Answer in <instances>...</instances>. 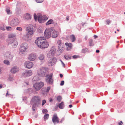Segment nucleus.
I'll return each mask as SVG.
<instances>
[{
  "mask_svg": "<svg viewBox=\"0 0 125 125\" xmlns=\"http://www.w3.org/2000/svg\"><path fill=\"white\" fill-rule=\"evenodd\" d=\"M2 73V71L0 67V74Z\"/></svg>",
  "mask_w": 125,
  "mask_h": 125,
  "instance_id": "59",
  "label": "nucleus"
},
{
  "mask_svg": "<svg viewBox=\"0 0 125 125\" xmlns=\"http://www.w3.org/2000/svg\"><path fill=\"white\" fill-rule=\"evenodd\" d=\"M16 30L20 31H21L22 29V28L21 27H17L16 28Z\"/></svg>",
  "mask_w": 125,
  "mask_h": 125,
  "instance_id": "40",
  "label": "nucleus"
},
{
  "mask_svg": "<svg viewBox=\"0 0 125 125\" xmlns=\"http://www.w3.org/2000/svg\"><path fill=\"white\" fill-rule=\"evenodd\" d=\"M62 97L60 96H57V99L58 102H60L61 100Z\"/></svg>",
  "mask_w": 125,
  "mask_h": 125,
  "instance_id": "35",
  "label": "nucleus"
},
{
  "mask_svg": "<svg viewBox=\"0 0 125 125\" xmlns=\"http://www.w3.org/2000/svg\"><path fill=\"white\" fill-rule=\"evenodd\" d=\"M46 82L49 84L52 85L53 83V79L52 78V74H50L46 79Z\"/></svg>",
  "mask_w": 125,
  "mask_h": 125,
  "instance_id": "9",
  "label": "nucleus"
},
{
  "mask_svg": "<svg viewBox=\"0 0 125 125\" xmlns=\"http://www.w3.org/2000/svg\"><path fill=\"white\" fill-rule=\"evenodd\" d=\"M5 10L8 14H9L10 13V8L8 7Z\"/></svg>",
  "mask_w": 125,
  "mask_h": 125,
  "instance_id": "39",
  "label": "nucleus"
},
{
  "mask_svg": "<svg viewBox=\"0 0 125 125\" xmlns=\"http://www.w3.org/2000/svg\"><path fill=\"white\" fill-rule=\"evenodd\" d=\"M52 120L54 125L56 123H58L60 122L59 118L56 113L54 114L53 115L52 118Z\"/></svg>",
  "mask_w": 125,
  "mask_h": 125,
  "instance_id": "10",
  "label": "nucleus"
},
{
  "mask_svg": "<svg viewBox=\"0 0 125 125\" xmlns=\"http://www.w3.org/2000/svg\"><path fill=\"white\" fill-rule=\"evenodd\" d=\"M19 21L17 18H15L13 19L11 21L10 24L11 26H16L19 24Z\"/></svg>",
  "mask_w": 125,
  "mask_h": 125,
  "instance_id": "11",
  "label": "nucleus"
},
{
  "mask_svg": "<svg viewBox=\"0 0 125 125\" xmlns=\"http://www.w3.org/2000/svg\"><path fill=\"white\" fill-rule=\"evenodd\" d=\"M24 65L26 68L28 69H30L33 66V64L32 62L28 61L25 62Z\"/></svg>",
  "mask_w": 125,
  "mask_h": 125,
  "instance_id": "15",
  "label": "nucleus"
},
{
  "mask_svg": "<svg viewBox=\"0 0 125 125\" xmlns=\"http://www.w3.org/2000/svg\"><path fill=\"white\" fill-rule=\"evenodd\" d=\"M60 61L62 63V65H63V67H65V64L61 60H60Z\"/></svg>",
  "mask_w": 125,
  "mask_h": 125,
  "instance_id": "51",
  "label": "nucleus"
},
{
  "mask_svg": "<svg viewBox=\"0 0 125 125\" xmlns=\"http://www.w3.org/2000/svg\"><path fill=\"white\" fill-rule=\"evenodd\" d=\"M58 107L59 108L61 109H63L64 107V105L63 102H62L60 103L58 105Z\"/></svg>",
  "mask_w": 125,
  "mask_h": 125,
  "instance_id": "22",
  "label": "nucleus"
},
{
  "mask_svg": "<svg viewBox=\"0 0 125 125\" xmlns=\"http://www.w3.org/2000/svg\"><path fill=\"white\" fill-rule=\"evenodd\" d=\"M52 101H53V100H52V98H50V99H49V101L50 102H51Z\"/></svg>",
  "mask_w": 125,
  "mask_h": 125,
  "instance_id": "52",
  "label": "nucleus"
},
{
  "mask_svg": "<svg viewBox=\"0 0 125 125\" xmlns=\"http://www.w3.org/2000/svg\"><path fill=\"white\" fill-rule=\"evenodd\" d=\"M38 32H40L41 31H40V30H39V29H38Z\"/></svg>",
  "mask_w": 125,
  "mask_h": 125,
  "instance_id": "64",
  "label": "nucleus"
},
{
  "mask_svg": "<svg viewBox=\"0 0 125 125\" xmlns=\"http://www.w3.org/2000/svg\"><path fill=\"white\" fill-rule=\"evenodd\" d=\"M6 28L7 30L8 31H9L11 30V28L10 27H6Z\"/></svg>",
  "mask_w": 125,
  "mask_h": 125,
  "instance_id": "46",
  "label": "nucleus"
},
{
  "mask_svg": "<svg viewBox=\"0 0 125 125\" xmlns=\"http://www.w3.org/2000/svg\"><path fill=\"white\" fill-rule=\"evenodd\" d=\"M2 85L1 84L0 85V88H2Z\"/></svg>",
  "mask_w": 125,
  "mask_h": 125,
  "instance_id": "63",
  "label": "nucleus"
},
{
  "mask_svg": "<svg viewBox=\"0 0 125 125\" xmlns=\"http://www.w3.org/2000/svg\"><path fill=\"white\" fill-rule=\"evenodd\" d=\"M42 105L43 106L46 103V101L45 100H44V99L42 101Z\"/></svg>",
  "mask_w": 125,
  "mask_h": 125,
  "instance_id": "43",
  "label": "nucleus"
},
{
  "mask_svg": "<svg viewBox=\"0 0 125 125\" xmlns=\"http://www.w3.org/2000/svg\"><path fill=\"white\" fill-rule=\"evenodd\" d=\"M51 89V87L50 86H48L46 88H45V91H46V92L47 93H48L50 89Z\"/></svg>",
  "mask_w": 125,
  "mask_h": 125,
  "instance_id": "38",
  "label": "nucleus"
},
{
  "mask_svg": "<svg viewBox=\"0 0 125 125\" xmlns=\"http://www.w3.org/2000/svg\"><path fill=\"white\" fill-rule=\"evenodd\" d=\"M65 45L66 46H67V50H69L72 48V44L66 42L65 43Z\"/></svg>",
  "mask_w": 125,
  "mask_h": 125,
  "instance_id": "20",
  "label": "nucleus"
},
{
  "mask_svg": "<svg viewBox=\"0 0 125 125\" xmlns=\"http://www.w3.org/2000/svg\"><path fill=\"white\" fill-rule=\"evenodd\" d=\"M51 32L52 33V37L53 38H55L57 37L59 33L58 32L56 31L54 28L52 27L51 28Z\"/></svg>",
  "mask_w": 125,
  "mask_h": 125,
  "instance_id": "13",
  "label": "nucleus"
},
{
  "mask_svg": "<svg viewBox=\"0 0 125 125\" xmlns=\"http://www.w3.org/2000/svg\"><path fill=\"white\" fill-rule=\"evenodd\" d=\"M56 49L55 47L53 46L52 47L50 50L49 52H50V53H51L53 55Z\"/></svg>",
  "mask_w": 125,
  "mask_h": 125,
  "instance_id": "21",
  "label": "nucleus"
},
{
  "mask_svg": "<svg viewBox=\"0 0 125 125\" xmlns=\"http://www.w3.org/2000/svg\"><path fill=\"white\" fill-rule=\"evenodd\" d=\"M28 44L26 43H24L21 45L20 48V54L21 55H22L23 53L25 52L27 48Z\"/></svg>",
  "mask_w": 125,
  "mask_h": 125,
  "instance_id": "6",
  "label": "nucleus"
},
{
  "mask_svg": "<svg viewBox=\"0 0 125 125\" xmlns=\"http://www.w3.org/2000/svg\"><path fill=\"white\" fill-rule=\"evenodd\" d=\"M15 36V35L13 34H9V39L8 40H9L10 39H11L12 38H13Z\"/></svg>",
  "mask_w": 125,
  "mask_h": 125,
  "instance_id": "32",
  "label": "nucleus"
},
{
  "mask_svg": "<svg viewBox=\"0 0 125 125\" xmlns=\"http://www.w3.org/2000/svg\"><path fill=\"white\" fill-rule=\"evenodd\" d=\"M25 83L27 85H28L29 84L27 82H25Z\"/></svg>",
  "mask_w": 125,
  "mask_h": 125,
  "instance_id": "61",
  "label": "nucleus"
},
{
  "mask_svg": "<svg viewBox=\"0 0 125 125\" xmlns=\"http://www.w3.org/2000/svg\"><path fill=\"white\" fill-rule=\"evenodd\" d=\"M0 29L4 31L5 30V28L4 26H3L0 27Z\"/></svg>",
  "mask_w": 125,
  "mask_h": 125,
  "instance_id": "42",
  "label": "nucleus"
},
{
  "mask_svg": "<svg viewBox=\"0 0 125 125\" xmlns=\"http://www.w3.org/2000/svg\"><path fill=\"white\" fill-rule=\"evenodd\" d=\"M31 18V17L29 14L28 13H26L25 16V18L26 19H30Z\"/></svg>",
  "mask_w": 125,
  "mask_h": 125,
  "instance_id": "29",
  "label": "nucleus"
},
{
  "mask_svg": "<svg viewBox=\"0 0 125 125\" xmlns=\"http://www.w3.org/2000/svg\"><path fill=\"white\" fill-rule=\"evenodd\" d=\"M8 42L9 44H11L13 47H15L18 44V42L16 39H10Z\"/></svg>",
  "mask_w": 125,
  "mask_h": 125,
  "instance_id": "7",
  "label": "nucleus"
},
{
  "mask_svg": "<svg viewBox=\"0 0 125 125\" xmlns=\"http://www.w3.org/2000/svg\"><path fill=\"white\" fill-rule=\"evenodd\" d=\"M44 34L46 38L48 39L49 38L51 35V28H47L44 32Z\"/></svg>",
  "mask_w": 125,
  "mask_h": 125,
  "instance_id": "8",
  "label": "nucleus"
},
{
  "mask_svg": "<svg viewBox=\"0 0 125 125\" xmlns=\"http://www.w3.org/2000/svg\"><path fill=\"white\" fill-rule=\"evenodd\" d=\"M38 58L41 60H43L44 58V55L42 54H41L39 56Z\"/></svg>",
  "mask_w": 125,
  "mask_h": 125,
  "instance_id": "27",
  "label": "nucleus"
},
{
  "mask_svg": "<svg viewBox=\"0 0 125 125\" xmlns=\"http://www.w3.org/2000/svg\"><path fill=\"white\" fill-rule=\"evenodd\" d=\"M22 74L23 76L25 77L31 76L32 74V71L30 70L25 71Z\"/></svg>",
  "mask_w": 125,
  "mask_h": 125,
  "instance_id": "14",
  "label": "nucleus"
},
{
  "mask_svg": "<svg viewBox=\"0 0 125 125\" xmlns=\"http://www.w3.org/2000/svg\"><path fill=\"white\" fill-rule=\"evenodd\" d=\"M69 107L70 108L72 107V106H73L72 104H70V105H69Z\"/></svg>",
  "mask_w": 125,
  "mask_h": 125,
  "instance_id": "60",
  "label": "nucleus"
},
{
  "mask_svg": "<svg viewBox=\"0 0 125 125\" xmlns=\"http://www.w3.org/2000/svg\"><path fill=\"white\" fill-rule=\"evenodd\" d=\"M53 55L51 53H50V52H49L47 54V56L48 58H50Z\"/></svg>",
  "mask_w": 125,
  "mask_h": 125,
  "instance_id": "37",
  "label": "nucleus"
},
{
  "mask_svg": "<svg viewBox=\"0 0 125 125\" xmlns=\"http://www.w3.org/2000/svg\"><path fill=\"white\" fill-rule=\"evenodd\" d=\"M40 79L39 77L38 76V75L35 76L33 78L32 80L33 81H37Z\"/></svg>",
  "mask_w": 125,
  "mask_h": 125,
  "instance_id": "25",
  "label": "nucleus"
},
{
  "mask_svg": "<svg viewBox=\"0 0 125 125\" xmlns=\"http://www.w3.org/2000/svg\"><path fill=\"white\" fill-rule=\"evenodd\" d=\"M41 98L38 96H35L32 97L31 100V104L38 105L40 103Z\"/></svg>",
  "mask_w": 125,
  "mask_h": 125,
  "instance_id": "4",
  "label": "nucleus"
},
{
  "mask_svg": "<svg viewBox=\"0 0 125 125\" xmlns=\"http://www.w3.org/2000/svg\"><path fill=\"white\" fill-rule=\"evenodd\" d=\"M64 83V81H62L61 82V83L60 84V85L61 86L63 85Z\"/></svg>",
  "mask_w": 125,
  "mask_h": 125,
  "instance_id": "48",
  "label": "nucleus"
},
{
  "mask_svg": "<svg viewBox=\"0 0 125 125\" xmlns=\"http://www.w3.org/2000/svg\"><path fill=\"white\" fill-rule=\"evenodd\" d=\"M4 56L7 59L11 60L13 57V55L11 54L10 52H6L4 54Z\"/></svg>",
  "mask_w": 125,
  "mask_h": 125,
  "instance_id": "17",
  "label": "nucleus"
},
{
  "mask_svg": "<svg viewBox=\"0 0 125 125\" xmlns=\"http://www.w3.org/2000/svg\"><path fill=\"white\" fill-rule=\"evenodd\" d=\"M36 2L38 3H42L43 1V0H36Z\"/></svg>",
  "mask_w": 125,
  "mask_h": 125,
  "instance_id": "41",
  "label": "nucleus"
},
{
  "mask_svg": "<svg viewBox=\"0 0 125 125\" xmlns=\"http://www.w3.org/2000/svg\"><path fill=\"white\" fill-rule=\"evenodd\" d=\"M99 50H97L96 51V53H99Z\"/></svg>",
  "mask_w": 125,
  "mask_h": 125,
  "instance_id": "58",
  "label": "nucleus"
},
{
  "mask_svg": "<svg viewBox=\"0 0 125 125\" xmlns=\"http://www.w3.org/2000/svg\"><path fill=\"white\" fill-rule=\"evenodd\" d=\"M70 38L72 42H74L76 40V38L74 35L72 34L70 36Z\"/></svg>",
  "mask_w": 125,
  "mask_h": 125,
  "instance_id": "24",
  "label": "nucleus"
},
{
  "mask_svg": "<svg viewBox=\"0 0 125 125\" xmlns=\"http://www.w3.org/2000/svg\"><path fill=\"white\" fill-rule=\"evenodd\" d=\"M106 22L107 24L109 25L111 23V22L110 20H108L106 21Z\"/></svg>",
  "mask_w": 125,
  "mask_h": 125,
  "instance_id": "45",
  "label": "nucleus"
},
{
  "mask_svg": "<svg viewBox=\"0 0 125 125\" xmlns=\"http://www.w3.org/2000/svg\"><path fill=\"white\" fill-rule=\"evenodd\" d=\"M54 23V22L53 20L52 19H51L46 23V25H49L52 24H53Z\"/></svg>",
  "mask_w": 125,
  "mask_h": 125,
  "instance_id": "23",
  "label": "nucleus"
},
{
  "mask_svg": "<svg viewBox=\"0 0 125 125\" xmlns=\"http://www.w3.org/2000/svg\"><path fill=\"white\" fill-rule=\"evenodd\" d=\"M94 37L95 39L97 37V36L96 35H94Z\"/></svg>",
  "mask_w": 125,
  "mask_h": 125,
  "instance_id": "54",
  "label": "nucleus"
},
{
  "mask_svg": "<svg viewBox=\"0 0 125 125\" xmlns=\"http://www.w3.org/2000/svg\"><path fill=\"white\" fill-rule=\"evenodd\" d=\"M41 91L42 92V93L43 94H47L45 91V87L43 88L42 89Z\"/></svg>",
  "mask_w": 125,
  "mask_h": 125,
  "instance_id": "33",
  "label": "nucleus"
},
{
  "mask_svg": "<svg viewBox=\"0 0 125 125\" xmlns=\"http://www.w3.org/2000/svg\"><path fill=\"white\" fill-rule=\"evenodd\" d=\"M26 31L28 32V35H33L34 32L35 31V29L34 26L30 24L27 27Z\"/></svg>",
  "mask_w": 125,
  "mask_h": 125,
  "instance_id": "5",
  "label": "nucleus"
},
{
  "mask_svg": "<svg viewBox=\"0 0 125 125\" xmlns=\"http://www.w3.org/2000/svg\"><path fill=\"white\" fill-rule=\"evenodd\" d=\"M60 76L61 78H62L63 77V75L62 74L60 73Z\"/></svg>",
  "mask_w": 125,
  "mask_h": 125,
  "instance_id": "53",
  "label": "nucleus"
},
{
  "mask_svg": "<svg viewBox=\"0 0 125 125\" xmlns=\"http://www.w3.org/2000/svg\"><path fill=\"white\" fill-rule=\"evenodd\" d=\"M35 43L39 47L41 48H47L49 46L47 42L42 39V37H40L35 40Z\"/></svg>",
  "mask_w": 125,
  "mask_h": 125,
  "instance_id": "1",
  "label": "nucleus"
},
{
  "mask_svg": "<svg viewBox=\"0 0 125 125\" xmlns=\"http://www.w3.org/2000/svg\"><path fill=\"white\" fill-rule=\"evenodd\" d=\"M32 105V110L33 111H35V108L36 106H38V105L35 104H31Z\"/></svg>",
  "mask_w": 125,
  "mask_h": 125,
  "instance_id": "34",
  "label": "nucleus"
},
{
  "mask_svg": "<svg viewBox=\"0 0 125 125\" xmlns=\"http://www.w3.org/2000/svg\"><path fill=\"white\" fill-rule=\"evenodd\" d=\"M48 19V18L45 16H41L40 15L38 16V21L40 23H43Z\"/></svg>",
  "mask_w": 125,
  "mask_h": 125,
  "instance_id": "12",
  "label": "nucleus"
},
{
  "mask_svg": "<svg viewBox=\"0 0 125 125\" xmlns=\"http://www.w3.org/2000/svg\"><path fill=\"white\" fill-rule=\"evenodd\" d=\"M64 118H62L61 120L60 121V122L61 123H62L63 122V121L64 120Z\"/></svg>",
  "mask_w": 125,
  "mask_h": 125,
  "instance_id": "50",
  "label": "nucleus"
},
{
  "mask_svg": "<svg viewBox=\"0 0 125 125\" xmlns=\"http://www.w3.org/2000/svg\"><path fill=\"white\" fill-rule=\"evenodd\" d=\"M66 20L67 21H68L69 20V17H68V16H67L66 17Z\"/></svg>",
  "mask_w": 125,
  "mask_h": 125,
  "instance_id": "56",
  "label": "nucleus"
},
{
  "mask_svg": "<svg viewBox=\"0 0 125 125\" xmlns=\"http://www.w3.org/2000/svg\"><path fill=\"white\" fill-rule=\"evenodd\" d=\"M78 56L76 55H74L72 56L73 58L74 59H76L78 58Z\"/></svg>",
  "mask_w": 125,
  "mask_h": 125,
  "instance_id": "49",
  "label": "nucleus"
},
{
  "mask_svg": "<svg viewBox=\"0 0 125 125\" xmlns=\"http://www.w3.org/2000/svg\"><path fill=\"white\" fill-rule=\"evenodd\" d=\"M44 85V83L43 82H36L33 85V89L35 92L38 91L42 88Z\"/></svg>",
  "mask_w": 125,
  "mask_h": 125,
  "instance_id": "3",
  "label": "nucleus"
},
{
  "mask_svg": "<svg viewBox=\"0 0 125 125\" xmlns=\"http://www.w3.org/2000/svg\"><path fill=\"white\" fill-rule=\"evenodd\" d=\"M42 112L43 113H47L48 112V111L46 109H44L42 110Z\"/></svg>",
  "mask_w": 125,
  "mask_h": 125,
  "instance_id": "44",
  "label": "nucleus"
},
{
  "mask_svg": "<svg viewBox=\"0 0 125 125\" xmlns=\"http://www.w3.org/2000/svg\"><path fill=\"white\" fill-rule=\"evenodd\" d=\"M19 70V68L16 66H14L10 70L11 72L13 73H15L16 72H18Z\"/></svg>",
  "mask_w": 125,
  "mask_h": 125,
  "instance_id": "19",
  "label": "nucleus"
},
{
  "mask_svg": "<svg viewBox=\"0 0 125 125\" xmlns=\"http://www.w3.org/2000/svg\"><path fill=\"white\" fill-rule=\"evenodd\" d=\"M36 58V56L35 54L31 53L30 54L28 57L29 60L31 61H34Z\"/></svg>",
  "mask_w": 125,
  "mask_h": 125,
  "instance_id": "18",
  "label": "nucleus"
},
{
  "mask_svg": "<svg viewBox=\"0 0 125 125\" xmlns=\"http://www.w3.org/2000/svg\"><path fill=\"white\" fill-rule=\"evenodd\" d=\"M89 43L90 45V46H93L94 45V44L93 42V40L92 39H91L89 41Z\"/></svg>",
  "mask_w": 125,
  "mask_h": 125,
  "instance_id": "36",
  "label": "nucleus"
},
{
  "mask_svg": "<svg viewBox=\"0 0 125 125\" xmlns=\"http://www.w3.org/2000/svg\"><path fill=\"white\" fill-rule=\"evenodd\" d=\"M85 39L86 40L87 39V38H88V37L87 36H85Z\"/></svg>",
  "mask_w": 125,
  "mask_h": 125,
  "instance_id": "57",
  "label": "nucleus"
},
{
  "mask_svg": "<svg viewBox=\"0 0 125 125\" xmlns=\"http://www.w3.org/2000/svg\"><path fill=\"white\" fill-rule=\"evenodd\" d=\"M119 125H122V124L120 123H118Z\"/></svg>",
  "mask_w": 125,
  "mask_h": 125,
  "instance_id": "62",
  "label": "nucleus"
},
{
  "mask_svg": "<svg viewBox=\"0 0 125 125\" xmlns=\"http://www.w3.org/2000/svg\"><path fill=\"white\" fill-rule=\"evenodd\" d=\"M10 95V94H8V91H7V93L6 94V96L7 97V95Z\"/></svg>",
  "mask_w": 125,
  "mask_h": 125,
  "instance_id": "55",
  "label": "nucleus"
},
{
  "mask_svg": "<svg viewBox=\"0 0 125 125\" xmlns=\"http://www.w3.org/2000/svg\"><path fill=\"white\" fill-rule=\"evenodd\" d=\"M57 43L58 44L59 46L58 47L61 50L62 49L61 48L62 47H61L62 44L61 43V41L60 40H58L57 42Z\"/></svg>",
  "mask_w": 125,
  "mask_h": 125,
  "instance_id": "28",
  "label": "nucleus"
},
{
  "mask_svg": "<svg viewBox=\"0 0 125 125\" xmlns=\"http://www.w3.org/2000/svg\"><path fill=\"white\" fill-rule=\"evenodd\" d=\"M57 61L56 59L54 58L52 59H50L48 61V65L49 66H52Z\"/></svg>",
  "mask_w": 125,
  "mask_h": 125,
  "instance_id": "16",
  "label": "nucleus"
},
{
  "mask_svg": "<svg viewBox=\"0 0 125 125\" xmlns=\"http://www.w3.org/2000/svg\"><path fill=\"white\" fill-rule=\"evenodd\" d=\"M34 19L35 20H37V18H38V16H37V15L36 14H34Z\"/></svg>",
  "mask_w": 125,
  "mask_h": 125,
  "instance_id": "47",
  "label": "nucleus"
},
{
  "mask_svg": "<svg viewBox=\"0 0 125 125\" xmlns=\"http://www.w3.org/2000/svg\"><path fill=\"white\" fill-rule=\"evenodd\" d=\"M49 116V115L48 114H45L44 116V120H46L48 119Z\"/></svg>",
  "mask_w": 125,
  "mask_h": 125,
  "instance_id": "30",
  "label": "nucleus"
},
{
  "mask_svg": "<svg viewBox=\"0 0 125 125\" xmlns=\"http://www.w3.org/2000/svg\"><path fill=\"white\" fill-rule=\"evenodd\" d=\"M3 62L5 64L8 65H9L10 64V62L7 60H4L3 61Z\"/></svg>",
  "mask_w": 125,
  "mask_h": 125,
  "instance_id": "31",
  "label": "nucleus"
},
{
  "mask_svg": "<svg viewBox=\"0 0 125 125\" xmlns=\"http://www.w3.org/2000/svg\"><path fill=\"white\" fill-rule=\"evenodd\" d=\"M48 69L44 67L40 69L38 71V75L41 77H44L48 76Z\"/></svg>",
  "mask_w": 125,
  "mask_h": 125,
  "instance_id": "2",
  "label": "nucleus"
},
{
  "mask_svg": "<svg viewBox=\"0 0 125 125\" xmlns=\"http://www.w3.org/2000/svg\"><path fill=\"white\" fill-rule=\"evenodd\" d=\"M64 57L67 60H69L71 59V56L70 55H65L64 56Z\"/></svg>",
  "mask_w": 125,
  "mask_h": 125,
  "instance_id": "26",
  "label": "nucleus"
}]
</instances>
